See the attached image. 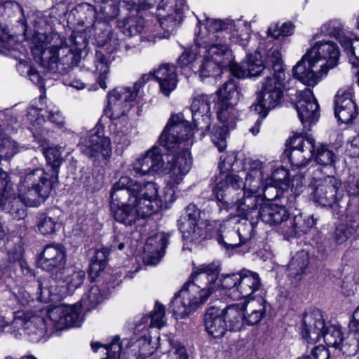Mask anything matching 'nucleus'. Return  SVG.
Instances as JSON below:
<instances>
[{
    "label": "nucleus",
    "mask_w": 359,
    "mask_h": 359,
    "mask_svg": "<svg viewBox=\"0 0 359 359\" xmlns=\"http://www.w3.org/2000/svg\"><path fill=\"white\" fill-rule=\"evenodd\" d=\"M194 128L183 114H172L158 137V143L171 156L168 160L169 180L161 194L153 182L141 183L123 176L110 192L111 211L116 221L131 226L141 218L152 215L161 208H168L176 199L175 188L192 166L190 147Z\"/></svg>",
    "instance_id": "f257e3e1"
},
{
    "label": "nucleus",
    "mask_w": 359,
    "mask_h": 359,
    "mask_svg": "<svg viewBox=\"0 0 359 359\" xmlns=\"http://www.w3.org/2000/svg\"><path fill=\"white\" fill-rule=\"evenodd\" d=\"M243 179L238 175H221L217 178L213 194L220 203L226 206L235 205L245 218L259 219L261 206L268 200L259 192L240 189Z\"/></svg>",
    "instance_id": "f03ea898"
},
{
    "label": "nucleus",
    "mask_w": 359,
    "mask_h": 359,
    "mask_svg": "<svg viewBox=\"0 0 359 359\" xmlns=\"http://www.w3.org/2000/svg\"><path fill=\"white\" fill-rule=\"evenodd\" d=\"M339 57V50L334 42H317L293 67V76L304 84L314 86L330 69L337 66Z\"/></svg>",
    "instance_id": "7ed1b4c3"
},
{
    "label": "nucleus",
    "mask_w": 359,
    "mask_h": 359,
    "mask_svg": "<svg viewBox=\"0 0 359 359\" xmlns=\"http://www.w3.org/2000/svg\"><path fill=\"white\" fill-rule=\"evenodd\" d=\"M266 61L272 65L273 76H267L264 79L261 92L256 101L250 106V111H264L268 114L283 98L285 75L278 46H273L269 51Z\"/></svg>",
    "instance_id": "20e7f679"
},
{
    "label": "nucleus",
    "mask_w": 359,
    "mask_h": 359,
    "mask_svg": "<svg viewBox=\"0 0 359 359\" xmlns=\"http://www.w3.org/2000/svg\"><path fill=\"white\" fill-rule=\"evenodd\" d=\"M38 266L42 270L50 273V276L38 280V299L40 302L52 301V296L56 294V285L52 284L55 277H60V271L67 263L66 249L60 243L46 245L37 259Z\"/></svg>",
    "instance_id": "39448f33"
},
{
    "label": "nucleus",
    "mask_w": 359,
    "mask_h": 359,
    "mask_svg": "<svg viewBox=\"0 0 359 359\" xmlns=\"http://www.w3.org/2000/svg\"><path fill=\"white\" fill-rule=\"evenodd\" d=\"M50 37L53 44L41 50V66L53 74H67L79 64L81 53L71 47L58 33H52Z\"/></svg>",
    "instance_id": "423d86ee"
},
{
    "label": "nucleus",
    "mask_w": 359,
    "mask_h": 359,
    "mask_svg": "<svg viewBox=\"0 0 359 359\" xmlns=\"http://www.w3.org/2000/svg\"><path fill=\"white\" fill-rule=\"evenodd\" d=\"M302 337L308 343H316L321 337H323L327 346L338 348L344 340L341 327L339 324L325 323L322 312L318 310H313L309 313H305L303 317Z\"/></svg>",
    "instance_id": "0eeeda50"
},
{
    "label": "nucleus",
    "mask_w": 359,
    "mask_h": 359,
    "mask_svg": "<svg viewBox=\"0 0 359 359\" xmlns=\"http://www.w3.org/2000/svg\"><path fill=\"white\" fill-rule=\"evenodd\" d=\"M320 168L313 172L311 181V197L313 201L323 207L330 208L334 215H341L345 211L341 205L343 193L340 190L341 182L333 175L320 177Z\"/></svg>",
    "instance_id": "6e6552de"
},
{
    "label": "nucleus",
    "mask_w": 359,
    "mask_h": 359,
    "mask_svg": "<svg viewBox=\"0 0 359 359\" xmlns=\"http://www.w3.org/2000/svg\"><path fill=\"white\" fill-rule=\"evenodd\" d=\"M259 219L270 226L283 224V233L291 237L305 233L311 227L310 222L306 221L302 214L290 219L289 211L285 205L268 201L261 206Z\"/></svg>",
    "instance_id": "1a4fd4ad"
},
{
    "label": "nucleus",
    "mask_w": 359,
    "mask_h": 359,
    "mask_svg": "<svg viewBox=\"0 0 359 359\" xmlns=\"http://www.w3.org/2000/svg\"><path fill=\"white\" fill-rule=\"evenodd\" d=\"M43 168L27 172L20 181V191H24L22 201L30 207L39 206L49 196L53 184L58 178Z\"/></svg>",
    "instance_id": "9d476101"
},
{
    "label": "nucleus",
    "mask_w": 359,
    "mask_h": 359,
    "mask_svg": "<svg viewBox=\"0 0 359 359\" xmlns=\"http://www.w3.org/2000/svg\"><path fill=\"white\" fill-rule=\"evenodd\" d=\"M151 74H144L134 84L133 89L121 87L114 89L108 95V105L105 114L111 119H118L124 116L129 109L128 102L141 96V89L152 78Z\"/></svg>",
    "instance_id": "9b49d317"
},
{
    "label": "nucleus",
    "mask_w": 359,
    "mask_h": 359,
    "mask_svg": "<svg viewBox=\"0 0 359 359\" xmlns=\"http://www.w3.org/2000/svg\"><path fill=\"white\" fill-rule=\"evenodd\" d=\"M219 273V266L215 263L200 266L184 284L191 294H196L200 302L204 304L215 290V282Z\"/></svg>",
    "instance_id": "f8f14e48"
},
{
    "label": "nucleus",
    "mask_w": 359,
    "mask_h": 359,
    "mask_svg": "<svg viewBox=\"0 0 359 359\" xmlns=\"http://www.w3.org/2000/svg\"><path fill=\"white\" fill-rule=\"evenodd\" d=\"M184 0H161L158 6L159 23L164 30V38H168L183 20Z\"/></svg>",
    "instance_id": "ddd939ff"
},
{
    "label": "nucleus",
    "mask_w": 359,
    "mask_h": 359,
    "mask_svg": "<svg viewBox=\"0 0 359 359\" xmlns=\"http://www.w3.org/2000/svg\"><path fill=\"white\" fill-rule=\"evenodd\" d=\"M8 175L0 170V208L9 213L16 220H20L27 216L26 209L22 200L17 196L14 190L8 187Z\"/></svg>",
    "instance_id": "4468645a"
},
{
    "label": "nucleus",
    "mask_w": 359,
    "mask_h": 359,
    "mask_svg": "<svg viewBox=\"0 0 359 359\" xmlns=\"http://www.w3.org/2000/svg\"><path fill=\"white\" fill-rule=\"evenodd\" d=\"M238 117L239 113L236 107L217 106V118L222 123V127L215 128L211 140L219 151L222 152L226 149L229 130L235 128Z\"/></svg>",
    "instance_id": "2eb2a0df"
},
{
    "label": "nucleus",
    "mask_w": 359,
    "mask_h": 359,
    "mask_svg": "<svg viewBox=\"0 0 359 359\" xmlns=\"http://www.w3.org/2000/svg\"><path fill=\"white\" fill-rule=\"evenodd\" d=\"M204 32L200 31L194 39L196 46H205L208 42L215 40L227 39L233 28L236 27V22L226 20L222 21L216 19H209L205 17Z\"/></svg>",
    "instance_id": "dca6fc26"
},
{
    "label": "nucleus",
    "mask_w": 359,
    "mask_h": 359,
    "mask_svg": "<svg viewBox=\"0 0 359 359\" xmlns=\"http://www.w3.org/2000/svg\"><path fill=\"white\" fill-rule=\"evenodd\" d=\"M48 320L57 330H64L81 325L80 307L76 305L61 304L47 311Z\"/></svg>",
    "instance_id": "f3484780"
},
{
    "label": "nucleus",
    "mask_w": 359,
    "mask_h": 359,
    "mask_svg": "<svg viewBox=\"0 0 359 359\" xmlns=\"http://www.w3.org/2000/svg\"><path fill=\"white\" fill-rule=\"evenodd\" d=\"M295 107L304 127L309 130L311 124L316 123L319 117V105L310 88L299 92Z\"/></svg>",
    "instance_id": "a211bd4d"
},
{
    "label": "nucleus",
    "mask_w": 359,
    "mask_h": 359,
    "mask_svg": "<svg viewBox=\"0 0 359 359\" xmlns=\"http://www.w3.org/2000/svg\"><path fill=\"white\" fill-rule=\"evenodd\" d=\"M164 165L161 149L154 145L137 158L132 164V168L136 175H152L163 172Z\"/></svg>",
    "instance_id": "6ab92c4d"
},
{
    "label": "nucleus",
    "mask_w": 359,
    "mask_h": 359,
    "mask_svg": "<svg viewBox=\"0 0 359 359\" xmlns=\"http://www.w3.org/2000/svg\"><path fill=\"white\" fill-rule=\"evenodd\" d=\"M201 212L194 204H189L178 219L179 229L182 236L190 241L205 236V230L200 226Z\"/></svg>",
    "instance_id": "aec40b11"
},
{
    "label": "nucleus",
    "mask_w": 359,
    "mask_h": 359,
    "mask_svg": "<svg viewBox=\"0 0 359 359\" xmlns=\"http://www.w3.org/2000/svg\"><path fill=\"white\" fill-rule=\"evenodd\" d=\"M276 46H279L278 44L276 43L267 50L264 62L262 61L259 53L256 52L254 54L248 55L245 61L241 64L236 63L231 67V74L238 79L256 77L259 76L268 67L272 69L271 64L266 62L267 55L269 51Z\"/></svg>",
    "instance_id": "412c9836"
},
{
    "label": "nucleus",
    "mask_w": 359,
    "mask_h": 359,
    "mask_svg": "<svg viewBox=\"0 0 359 359\" xmlns=\"http://www.w3.org/2000/svg\"><path fill=\"white\" fill-rule=\"evenodd\" d=\"M212 96L205 94L196 95L192 100L190 111L194 127L202 133L210 130L211 125L210 103Z\"/></svg>",
    "instance_id": "4be33fe9"
},
{
    "label": "nucleus",
    "mask_w": 359,
    "mask_h": 359,
    "mask_svg": "<svg viewBox=\"0 0 359 359\" xmlns=\"http://www.w3.org/2000/svg\"><path fill=\"white\" fill-rule=\"evenodd\" d=\"M201 304L203 303L200 302L198 297L191 294L187 286H183L170 301V309L176 318H183Z\"/></svg>",
    "instance_id": "5701e85b"
},
{
    "label": "nucleus",
    "mask_w": 359,
    "mask_h": 359,
    "mask_svg": "<svg viewBox=\"0 0 359 359\" xmlns=\"http://www.w3.org/2000/svg\"><path fill=\"white\" fill-rule=\"evenodd\" d=\"M198 48H204V54L219 63L224 68L229 69L231 72V67L236 64L233 62L232 52L227 43V39L215 40L214 42H208L205 46H197Z\"/></svg>",
    "instance_id": "b1692460"
},
{
    "label": "nucleus",
    "mask_w": 359,
    "mask_h": 359,
    "mask_svg": "<svg viewBox=\"0 0 359 359\" xmlns=\"http://www.w3.org/2000/svg\"><path fill=\"white\" fill-rule=\"evenodd\" d=\"M168 240V235L163 232L158 233L147 240L143 252V259L146 264L156 265L159 262L164 255Z\"/></svg>",
    "instance_id": "393cba45"
},
{
    "label": "nucleus",
    "mask_w": 359,
    "mask_h": 359,
    "mask_svg": "<svg viewBox=\"0 0 359 359\" xmlns=\"http://www.w3.org/2000/svg\"><path fill=\"white\" fill-rule=\"evenodd\" d=\"M244 169L247 171L245 182L240 189L259 192L263 186L265 166L258 159L248 158L244 162Z\"/></svg>",
    "instance_id": "a878e982"
},
{
    "label": "nucleus",
    "mask_w": 359,
    "mask_h": 359,
    "mask_svg": "<svg viewBox=\"0 0 359 359\" xmlns=\"http://www.w3.org/2000/svg\"><path fill=\"white\" fill-rule=\"evenodd\" d=\"M82 152L90 158L107 160L111 155L110 139L95 133L89 136L81 147Z\"/></svg>",
    "instance_id": "bb28decb"
},
{
    "label": "nucleus",
    "mask_w": 359,
    "mask_h": 359,
    "mask_svg": "<svg viewBox=\"0 0 359 359\" xmlns=\"http://www.w3.org/2000/svg\"><path fill=\"white\" fill-rule=\"evenodd\" d=\"M334 114L339 121L348 123L357 116L355 103L350 90H339L335 96Z\"/></svg>",
    "instance_id": "cd10ccee"
},
{
    "label": "nucleus",
    "mask_w": 359,
    "mask_h": 359,
    "mask_svg": "<svg viewBox=\"0 0 359 359\" xmlns=\"http://www.w3.org/2000/svg\"><path fill=\"white\" fill-rule=\"evenodd\" d=\"M261 279L258 273L248 270L241 271V279L237 287L236 299H248L252 297L261 288Z\"/></svg>",
    "instance_id": "c85d7f7f"
},
{
    "label": "nucleus",
    "mask_w": 359,
    "mask_h": 359,
    "mask_svg": "<svg viewBox=\"0 0 359 359\" xmlns=\"http://www.w3.org/2000/svg\"><path fill=\"white\" fill-rule=\"evenodd\" d=\"M154 77L159 84L160 91L166 97L177 87V73L174 66L161 65L154 72Z\"/></svg>",
    "instance_id": "c756f323"
},
{
    "label": "nucleus",
    "mask_w": 359,
    "mask_h": 359,
    "mask_svg": "<svg viewBox=\"0 0 359 359\" xmlns=\"http://www.w3.org/2000/svg\"><path fill=\"white\" fill-rule=\"evenodd\" d=\"M86 279V272L75 266L65 267L60 271V277H55L52 281L53 285L57 286V282L65 283L67 291L73 293L80 287Z\"/></svg>",
    "instance_id": "7c9ffc66"
},
{
    "label": "nucleus",
    "mask_w": 359,
    "mask_h": 359,
    "mask_svg": "<svg viewBox=\"0 0 359 359\" xmlns=\"http://www.w3.org/2000/svg\"><path fill=\"white\" fill-rule=\"evenodd\" d=\"M204 325L208 334L215 338L222 337L227 331L222 311L215 308L209 309L204 316Z\"/></svg>",
    "instance_id": "2f4dec72"
},
{
    "label": "nucleus",
    "mask_w": 359,
    "mask_h": 359,
    "mask_svg": "<svg viewBox=\"0 0 359 359\" xmlns=\"http://www.w3.org/2000/svg\"><path fill=\"white\" fill-rule=\"evenodd\" d=\"M227 330L240 331L245 324L244 306L241 304H231L222 311Z\"/></svg>",
    "instance_id": "473e14b6"
},
{
    "label": "nucleus",
    "mask_w": 359,
    "mask_h": 359,
    "mask_svg": "<svg viewBox=\"0 0 359 359\" xmlns=\"http://www.w3.org/2000/svg\"><path fill=\"white\" fill-rule=\"evenodd\" d=\"M241 305L244 306V319L248 325H257L265 315V300L262 297Z\"/></svg>",
    "instance_id": "72a5a7b5"
},
{
    "label": "nucleus",
    "mask_w": 359,
    "mask_h": 359,
    "mask_svg": "<svg viewBox=\"0 0 359 359\" xmlns=\"http://www.w3.org/2000/svg\"><path fill=\"white\" fill-rule=\"evenodd\" d=\"M123 341L129 342L128 346L126 343L123 344L122 351L123 354L145 358L153 354L156 348L151 345L150 337L146 336L140 338L133 343H131L128 339H123L121 342Z\"/></svg>",
    "instance_id": "f704fd0d"
},
{
    "label": "nucleus",
    "mask_w": 359,
    "mask_h": 359,
    "mask_svg": "<svg viewBox=\"0 0 359 359\" xmlns=\"http://www.w3.org/2000/svg\"><path fill=\"white\" fill-rule=\"evenodd\" d=\"M218 94V106L236 107L240 100V92L238 83L233 79H229L217 91Z\"/></svg>",
    "instance_id": "c9c22d12"
},
{
    "label": "nucleus",
    "mask_w": 359,
    "mask_h": 359,
    "mask_svg": "<svg viewBox=\"0 0 359 359\" xmlns=\"http://www.w3.org/2000/svg\"><path fill=\"white\" fill-rule=\"evenodd\" d=\"M309 264V255L306 251L297 252L287 265L288 276L300 280L306 273Z\"/></svg>",
    "instance_id": "e433bc0d"
},
{
    "label": "nucleus",
    "mask_w": 359,
    "mask_h": 359,
    "mask_svg": "<svg viewBox=\"0 0 359 359\" xmlns=\"http://www.w3.org/2000/svg\"><path fill=\"white\" fill-rule=\"evenodd\" d=\"M215 239L226 251L233 250L242 245L236 229L225 225L221 226Z\"/></svg>",
    "instance_id": "4c0bfd02"
},
{
    "label": "nucleus",
    "mask_w": 359,
    "mask_h": 359,
    "mask_svg": "<svg viewBox=\"0 0 359 359\" xmlns=\"http://www.w3.org/2000/svg\"><path fill=\"white\" fill-rule=\"evenodd\" d=\"M330 34L334 36L341 44L344 51L349 57L350 62L353 66H356L359 62V55H356L355 53V47L353 46L352 39L345 31L339 27H334L330 31Z\"/></svg>",
    "instance_id": "58836bf2"
},
{
    "label": "nucleus",
    "mask_w": 359,
    "mask_h": 359,
    "mask_svg": "<svg viewBox=\"0 0 359 359\" xmlns=\"http://www.w3.org/2000/svg\"><path fill=\"white\" fill-rule=\"evenodd\" d=\"M313 157L318 164L332 167L334 170L336 169L337 163L339 161V158L333 151L332 147L327 144L318 146Z\"/></svg>",
    "instance_id": "ea45409f"
},
{
    "label": "nucleus",
    "mask_w": 359,
    "mask_h": 359,
    "mask_svg": "<svg viewBox=\"0 0 359 359\" xmlns=\"http://www.w3.org/2000/svg\"><path fill=\"white\" fill-rule=\"evenodd\" d=\"M289 172L287 169L280 167L273 171L270 177L266 179V186L264 188V194L268 200H272L274 198L268 196L269 191H276V187L280 184H285L288 182Z\"/></svg>",
    "instance_id": "a19ab883"
},
{
    "label": "nucleus",
    "mask_w": 359,
    "mask_h": 359,
    "mask_svg": "<svg viewBox=\"0 0 359 359\" xmlns=\"http://www.w3.org/2000/svg\"><path fill=\"white\" fill-rule=\"evenodd\" d=\"M121 32L127 36L138 35L144 29V20L138 15L124 18L118 22Z\"/></svg>",
    "instance_id": "79ce46f5"
},
{
    "label": "nucleus",
    "mask_w": 359,
    "mask_h": 359,
    "mask_svg": "<svg viewBox=\"0 0 359 359\" xmlns=\"http://www.w3.org/2000/svg\"><path fill=\"white\" fill-rule=\"evenodd\" d=\"M165 308L163 304L156 302L154 310L149 316H143L140 323L137 325L139 328L142 325L147 324L148 322L149 327L161 328L165 325Z\"/></svg>",
    "instance_id": "37998d69"
},
{
    "label": "nucleus",
    "mask_w": 359,
    "mask_h": 359,
    "mask_svg": "<svg viewBox=\"0 0 359 359\" xmlns=\"http://www.w3.org/2000/svg\"><path fill=\"white\" fill-rule=\"evenodd\" d=\"M42 151L47 165L51 168L50 172L53 173V177L58 178L60 168L63 162L60 149L55 147H43Z\"/></svg>",
    "instance_id": "c03bdc74"
},
{
    "label": "nucleus",
    "mask_w": 359,
    "mask_h": 359,
    "mask_svg": "<svg viewBox=\"0 0 359 359\" xmlns=\"http://www.w3.org/2000/svg\"><path fill=\"white\" fill-rule=\"evenodd\" d=\"M259 219L243 218V221L239 223L238 227L236 231L238 236L243 245L250 241L255 233V227L258 224Z\"/></svg>",
    "instance_id": "a18cd8bd"
},
{
    "label": "nucleus",
    "mask_w": 359,
    "mask_h": 359,
    "mask_svg": "<svg viewBox=\"0 0 359 359\" xmlns=\"http://www.w3.org/2000/svg\"><path fill=\"white\" fill-rule=\"evenodd\" d=\"M294 25L290 22H284L281 25L280 27L278 25V24H271L267 31V39L270 41L271 39H273L276 41L274 44L279 45V50H280V46L278 40L280 37H286L291 36L294 33Z\"/></svg>",
    "instance_id": "49530a36"
},
{
    "label": "nucleus",
    "mask_w": 359,
    "mask_h": 359,
    "mask_svg": "<svg viewBox=\"0 0 359 359\" xmlns=\"http://www.w3.org/2000/svg\"><path fill=\"white\" fill-rule=\"evenodd\" d=\"M22 6L13 1L0 2V18L5 20H11L13 18H18V21H21L20 17H23Z\"/></svg>",
    "instance_id": "de8ad7c7"
},
{
    "label": "nucleus",
    "mask_w": 359,
    "mask_h": 359,
    "mask_svg": "<svg viewBox=\"0 0 359 359\" xmlns=\"http://www.w3.org/2000/svg\"><path fill=\"white\" fill-rule=\"evenodd\" d=\"M339 348L344 355L351 357L359 353V330L344 338Z\"/></svg>",
    "instance_id": "09e8293b"
},
{
    "label": "nucleus",
    "mask_w": 359,
    "mask_h": 359,
    "mask_svg": "<svg viewBox=\"0 0 359 359\" xmlns=\"http://www.w3.org/2000/svg\"><path fill=\"white\" fill-rule=\"evenodd\" d=\"M290 147L299 149L308 157H313L316 151L315 140L311 137L302 136L293 137L290 140Z\"/></svg>",
    "instance_id": "8fccbe9b"
},
{
    "label": "nucleus",
    "mask_w": 359,
    "mask_h": 359,
    "mask_svg": "<svg viewBox=\"0 0 359 359\" xmlns=\"http://www.w3.org/2000/svg\"><path fill=\"white\" fill-rule=\"evenodd\" d=\"M236 27L233 28V30L230 32V35L228 36L227 39L244 48L248 45L250 38L248 27L240 21H238L237 24L236 23Z\"/></svg>",
    "instance_id": "3c124183"
},
{
    "label": "nucleus",
    "mask_w": 359,
    "mask_h": 359,
    "mask_svg": "<svg viewBox=\"0 0 359 359\" xmlns=\"http://www.w3.org/2000/svg\"><path fill=\"white\" fill-rule=\"evenodd\" d=\"M94 63L95 67V71L99 74V85L102 88L105 89L107 88L105 79H107V73L109 72V67L106 57L101 51H96Z\"/></svg>",
    "instance_id": "603ef678"
},
{
    "label": "nucleus",
    "mask_w": 359,
    "mask_h": 359,
    "mask_svg": "<svg viewBox=\"0 0 359 359\" xmlns=\"http://www.w3.org/2000/svg\"><path fill=\"white\" fill-rule=\"evenodd\" d=\"M285 154L288 157L293 169L305 168L311 159V157H308L305 153H303V151H301L299 149L296 147H290V151L287 153L285 151Z\"/></svg>",
    "instance_id": "864d4df0"
},
{
    "label": "nucleus",
    "mask_w": 359,
    "mask_h": 359,
    "mask_svg": "<svg viewBox=\"0 0 359 359\" xmlns=\"http://www.w3.org/2000/svg\"><path fill=\"white\" fill-rule=\"evenodd\" d=\"M103 299V293L97 286L93 285L90 287L88 292L83 294L81 298V302L85 306L90 309L96 308Z\"/></svg>",
    "instance_id": "5fc2aeb1"
},
{
    "label": "nucleus",
    "mask_w": 359,
    "mask_h": 359,
    "mask_svg": "<svg viewBox=\"0 0 359 359\" xmlns=\"http://www.w3.org/2000/svg\"><path fill=\"white\" fill-rule=\"evenodd\" d=\"M203 60L199 69V75L202 79L217 75L224 67L203 53Z\"/></svg>",
    "instance_id": "6e6d98bb"
},
{
    "label": "nucleus",
    "mask_w": 359,
    "mask_h": 359,
    "mask_svg": "<svg viewBox=\"0 0 359 359\" xmlns=\"http://www.w3.org/2000/svg\"><path fill=\"white\" fill-rule=\"evenodd\" d=\"M236 161V157L233 154L226 155L225 156H222L220 157V162L218 165V168L220 170V173L219 175H217L215 177V183L212 185V189L214 188V187L216 184L217 178L219 177V176H221V175H236V174L226 173L228 171L234 170L233 165H234V163Z\"/></svg>",
    "instance_id": "4d7b16f0"
},
{
    "label": "nucleus",
    "mask_w": 359,
    "mask_h": 359,
    "mask_svg": "<svg viewBox=\"0 0 359 359\" xmlns=\"http://www.w3.org/2000/svg\"><path fill=\"white\" fill-rule=\"evenodd\" d=\"M55 219L45 213L41 214L38 217L37 227L43 235H49L55 231Z\"/></svg>",
    "instance_id": "13d9d810"
},
{
    "label": "nucleus",
    "mask_w": 359,
    "mask_h": 359,
    "mask_svg": "<svg viewBox=\"0 0 359 359\" xmlns=\"http://www.w3.org/2000/svg\"><path fill=\"white\" fill-rule=\"evenodd\" d=\"M76 10L80 14L79 18L83 23L85 21L89 23L94 22L97 12L91 4L87 3L81 4L76 7Z\"/></svg>",
    "instance_id": "bf43d9fd"
},
{
    "label": "nucleus",
    "mask_w": 359,
    "mask_h": 359,
    "mask_svg": "<svg viewBox=\"0 0 359 359\" xmlns=\"http://www.w3.org/2000/svg\"><path fill=\"white\" fill-rule=\"evenodd\" d=\"M109 250L107 248H102L95 251L91 259V267L98 271L102 270L106 265Z\"/></svg>",
    "instance_id": "052dcab7"
},
{
    "label": "nucleus",
    "mask_w": 359,
    "mask_h": 359,
    "mask_svg": "<svg viewBox=\"0 0 359 359\" xmlns=\"http://www.w3.org/2000/svg\"><path fill=\"white\" fill-rule=\"evenodd\" d=\"M240 279L241 272L238 273L224 275L221 280V285L225 290H232L233 293L236 296Z\"/></svg>",
    "instance_id": "680f3d73"
},
{
    "label": "nucleus",
    "mask_w": 359,
    "mask_h": 359,
    "mask_svg": "<svg viewBox=\"0 0 359 359\" xmlns=\"http://www.w3.org/2000/svg\"><path fill=\"white\" fill-rule=\"evenodd\" d=\"M170 349L169 354L172 355V359H189L186 348L180 341L175 339H170Z\"/></svg>",
    "instance_id": "e2e57ef3"
},
{
    "label": "nucleus",
    "mask_w": 359,
    "mask_h": 359,
    "mask_svg": "<svg viewBox=\"0 0 359 359\" xmlns=\"http://www.w3.org/2000/svg\"><path fill=\"white\" fill-rule=\"evenodd\" d=\"M69 42L71 47L80 53L87 45L86 35L81 32H73L69 38Z\"/></svg>",
    "instance_id": "0e129e2a"
},
{
    "label": "nucleus",
    "mask_w": 359,
    "mask_h": 359,
    "mask_svg": "<svg viewBox=\"0 0 359 359\" xmlns=\"http://www.w3.org/2000/svg\"><path fill=\"white\" fill-rule=\"evenodd\" d=\"M156 0H139L136 4L133 1H123V6L128 11L148 10L155 4Z\"/></svg>",
    "instance_id": "69168bd1"
},
{
    "label": "nucleus",
    "mask_w": 359,
    "mask_h": 359,
    "mask_svg": "<svg viewBox=\"0 0 359 359\" xmlns=\"http://www.w3.org/2000/svg\"><path fill=\"white\" fill-rule=\"evenodd\" d=\"M352 235V233L346 225L340 224L336 227L334 231L333 238L337 243L341 244L345 242Z\"/></svg>",
    "instance_id": "338daca9"
},
{
    "label": "nucleus",
    "mask_w": 359,
    "mask_h": 359,
    "mask_svg": "<svg viewBox=\"0 0 359 359\" xmlns=\"http://www.w3.org/2000/svg\"><path fill=\"white\" fill-rule=\"evenodd\" d=\"M41 116L59 126H62L65 122L64 117L55 107L50 109L48 107V109L41 114Z\"/></svg>",
    "instance_id": "774afa93"
}]
</instances>
